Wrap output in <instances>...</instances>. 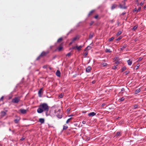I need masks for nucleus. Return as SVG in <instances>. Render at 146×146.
Here are the masks:
<instances>
[{
  "label": "nucleus",
  "mask_w": 146,
  "mask_h": 146,
  "mask_svg": "<svg viewBox=\"0 0 146 146\" xmlns=\"http://www.w3.org/2000/svg\"><path fill=\"white\" fill-rule=\"evenodd\" d=\"M94 23V22L93 21L91 22L90 23V26L92 25Z\"/></svg>",
  "instance_id": "obj_43"
},
{
  "label": "nucleus",
  "mask_w": 146,
  "mask_h": 146,
  "mask_svg": "<svg viewBox=\"0 0 146 146\" xmlns=\"http://www.w3.org/2000/svg\"><path fill=\"white\" fill-rule=\"evenodd\" d=\"M68 128V126H66L65 125H63V130H64Z\"/></svg>",
  "instance_id": "obj_21"
},
{
  "label": "nucleus",
  "mask_w": 146,
  "mask_h": 146,
  "mask_svg": "<svg viewBox=\"0 0 146 146\" xmlns=\"http://www.w3.org/2000/svg\"><path fill=\"white\" fill-rule=\"evenodd\" d=\"M39 121L41 123H44V120L43 118H40Z\"/></svg>",
  "instance_id": "obj_13"
},
{
  "label": "nucleus",
  "mask_w": 146,
  "mask_h": 146,
  "mask_svg": "<svg viewBox=\"0 0 146 146\" xmlns=\"http://www.w3.org/2000/svg\"><path fill=\"white\" fill-rule=\"evenodd\" d=\"M86 121H83L82 123L83 124H85L86 123Z\"/></svg>",
  "instance_id": "obj_47"
},
{
  "label": "nucleus",
  "mask_w": 146,
  "mask_h": 146,
  "mask_svg": "<svg viewBox=\"0 0 146 146\" xmlns=\"http://www.w3.org/2000/svg\"><path fill=\"white\" fill-rule=\"evenodd\" d=\"M62 38H60L57 40V42H61L62 41Z\"/></svg>",
  "instance_id": "obj_25"
},
{
  "label": "nucleus",
  "mask_w": 146,
  "mask_h": 146,
  "mask_svg": "<svg viewBox=\"0 0 146 146\" xmlns=\"http://www.w3.org/2000/svg\"><path fill=\"white\" fill-rule=\"evenodd\" d=\"M43 88H41L39 90L38 92V96L40 97H41L43 94V92L42 91Z\"/></svg>",
  "instance_id": "obj_3"
},
{
  "label": "nucleus",
  "mask_w": 146,
  "mask_h": 146,
  "mask_svg": "<svg viewBox=\"0 0 146 146\" xmlns=\"http://www.w3.org/2000/svg\"><path fill=\"white\" fill-rule=\"evenodd\" d=\"M88 52L87 51H86L85 52V53H84V56L85 57H86V56L88 54Z\"/></svg>",
  "instance_id": "obj_33"
},
{
  "label": "nucleus",
  "mask_w": 146,
  "mask_h": 146,
  "mask_svg": "<svg viewBox=\"0 0 146 146\" xmlns=\"http://www.w3.org/2000/svg\"><path fill=\"white\" fill-rule=\"evenodd\" d=\"M141 9V8L140 7H139L138 9V10H137V12H139L140 10Z\"/></svg>",
  "instance_id": "obj_42"
},
{
  "label": "nucleus",
  "mask_w": 146,
  "mask_h": 146,
  "mask_svg": "<svg viewBox=\"0 0 146 146\" xmlns=\"http://www.w3.org/2000/svg\"><path fill=\"white\" fill-rule=\"evenodd\" d=\"M123 6L122 5L120 4L119 6V7L121 9H126L127 8V7L125 6V1H123Z\"/></svg>",
  "instance_id": "obj_4"
},
{
  "label": "nucleus",
  "mask_w": 146,
  "mask_h": 146,
  "mask_svg": "<svg viewBox=\"0 0 146 146\" xmlns=\"http://www.w3.org/2000/svg\"><path fill=\"white\" fill-rule=\"evenodd\" d=\"M7 111V110H6L5 111H2L1 113V117H3L6 114V112Z\"/></svg>",
  "instance_id": "obj_6"
},
{
  "label": "nucleus",
  "mask_w": 146,
  "mask_h": 146,
  "mask_svg": "<svg viewBox=\"0 0 146 146\" xmlns=\"http://www.w3.org/2000/svg\"><path fill=\"white\" fill-rule=\"evenodd\" d=\"M49 52L48 51H47L46 52H44V51H43L41 54L40 55V56H41L42 57L44 56H46L47 54H48Z\"/></svg>",
  "instance_id": "obj_5"
},
{
  "label": "nucleus",
  "mask_w": 146,
  "mask_h": 146,
  "mask_svg": "<svg viewBox=\"0 0 146 146\" xmlns=\"http://www.w3.org/2000/svg\"><path fill=\"white\" fill-rule=\"evenodd\" d=\"M93 37V35L92 34H90L89 36V38L90 39H91Z\"/></svg>",
  "instance_id": "obj_30"
},
{
  "label": "nucleus",
  "mask_w": 146,
  "mask_h": 146,
  "mask_svg": "<svg viewBox=\"0 0 146 146\" xmlns=\"http://www.w3.org/2000/svg\"><path fill=\"white\" fill-rule=\"evenodd\" d=\"M64 96V94L62 93L58 96L59 98H62Z\"/></svg>",
  "instance_id": "obj_23"
},
{
  "label": "nucleus",
  "mask_w": 146,
  "mask_h": 146,
  "mask_svg": "<svg viewBox=\"0 0 146 146\" xmlns=\"http://www.w3.org/2000/svg\"><path fill=\"white\" fill-rule=\"evenodd\" d=\"M146 8V6H145L144 7V8Z\"/></svg>",
  "instance_id": "obj_55"
},
{
  "label": "nucleus",
  "mask_w": 146,
  "mask_h": 146,
  "mask_svg": "<svg viewBox=\"0 0 146 146\" xmlns=\"http://www.w3.org/2000/svg\"><path fill=\"white\" fill-rule=\"evenodd\" d=\"M105 51L106 52H111V51L110 50V49H106V50Z\"/></svg>",
  "instance_id": "obj_22"
},
{
  "label": "nucleus",
  "mask_w": 146,
  "mask_h": 146,
  "mask_svg": "<svg viewBox=\"0 0 146 146\" xmlns=\"http://www.w3.org/2000/svg\"><path fill=\"white\" fill-rule=\"evenodd\" d=\"M141 90L140 88L136 90L135 92V94H137L141 91Z\"/></svg>",
  "instance_id": "obj_14"
},
{
  "label": "nucleus",
  "mask_w": 146,
  "mask_h": 146,
  "mask_svg": "<svg viewBox=\"0 0 146 146\" xmlns=\"http://www.w3.org/2000/svg\"><path fill=\"white\" fill-rule=\"evenodd\" d=\"M145 90L146 91V88H145Z\"/></svg>",
  "instance_id": "obj_61"
},
{
  "label": "nucleus",
  "mask_w": 146,
  "mask_h": 146,
  "mask_svg": "<svg viewBox=\"0 0 146 146\" xmlns=\"http://www.w3.org/2000/svg\"><path fill=\"white\" fill-rule=\"evenodd\" d=\"M138 27V25H136L133 27V28L132 29V30L133 31H135V30L137 29Z\"/></svg>",
  "instance_id": "obj_18"
},
{
  "label": "nucleus",
  "mask_w": 146,
  "mask_h": 146,
  "mask_svg": "<svg viewBox=\"0 0 146 146\" xmlns=\"http://www.w3.org/2000/svg\"><path fill=\"white\" fill-rule=\"evenodd\" d=\"M125 90V89H124V88H122L121 89V91H124Z\"/></svg>",
  "instance_id": "obj_49"
},
{
  "label": "nucleus",
  "mask_w": 146,
  "mask_h": 146,
  "mask_svg": "<svg viewBox=\"0 0 146 146\" xmlns=\"http://www.w3.org/2000/svg\"><path fill=\"white\" fill-rule=\"evenodd\" d=\"M20 120V118H19L17 119H15L14 120V121L15 123H18L19 121Z\"/></svg>",
  "instance_id": "obj_16"
},
{
  "label": "nucleus",
  "mask_w": 146,
  "mask_h": 146,
  "mask_svg": "<svg viewBox=\"0 0 146 146\" xmlns=\"http://www.w3.org/2000/svg\"><path fill=\"white\" fill-rule=\"evenodd\" d=\"M20 101V99L17 97H15L13 98L12 100V102L15 103H17L19 102Z\"/></svg>",
  "instance_id": "obj_2"
},
{
  "label": "nucleus",
  "mask_w": 146,
  "mask_h": 146,
  "mask_svg": "<svg viewBox=\"0 0 146 146\" xmlns=\"http://www.w3.org/2000/svg\"><path fill=\"white\" fill-rule=\"evenodd\" d=\"M126 72V74H127L128 73H127V72Z\"/></svg>",
  "instance_id": "obj_60"
},
{
  "label": "nucleus",
  "mask_w": 146,
  "mask_h": 146,
  "mask_svg": "<svg viewBox=\"0 0 146 146\" xmlns=\"http://www.w3.org/2000/svg\"><path fill=\"white\" fill-rule=\"evenodd\" d=\"M70 111V109L68 108L67 109V111L68 112H69Z\"/></svg>",
  "instance_id": "obj_48"
},
{
  "label": "nucleus",
  "mask_w": 146,
  "mask_h": 146,
  "mask_svg": "<svg viewBox=\"0 0 146 146\" xmlns=\"http://www.w3.org/2000/svg\"><path fill=\"white\" fill-rule=\"evenodd\" d=\"M98 15H96L94 17V18L96 19L98 18Z\"/></svg>",
  "instance_id": "obj_46"
},
{
  "label": "nucleus",
  "mask_w": 146,
  "mask_h": 146,
  "mask_svg": "<svg viewBox=\"0 0 146 146\" xmlns=\"http://www.w3.org/2000/svg\"><path fill=\"white\" fill-rule=\"evenodd\" d=\"M137 10L136 9V8H135L134 9L133 11V12H135V11H137Z\"/></svg>",
  "instance_id": "obj_51"
},
{
  "label": "nucleus",
  "mask_w": 146,
  "mask_h": 146,
  "mask_svg": "<svg viewBox=\"0 0 146 146\" xmlns=\"http://www.w3.org/2000/svg\"><path fill=\"white\" fill-rule=\"evenodd\" d=\"M122 37L121 36H119L118 38L116 40V41L119 40L122 38Z\"/></svg>",
  "instance_id": "obj_26"
},
{
  "label": "nucleus",
  "mask_w": 146,
  "mask_h": 146,
  "mask_svg": "<svg viewBox=\"0 0 146 146\" xmlns=\"http://www.w3.org/2000/svg\"><path fill=\"white\" fill-rule=\"evenodd\" d=\"M92 83H94V82L93 81L92 82Z\"/></svg>",
  "instance_id": "obj_59"
},
{
  "label": "nucleus",
  "mask_w": 146,
  "mask_h": 146,
  "mask_svg": "<svg viewBox=\"0 0 146 146\" xmlns=\"http://www.w3.org/2000/svg\"><path fill=\"white\" fill-rule=\"evenodd\" d=\"M114 39V38L113 37H112L109 39L108 41H111Z\"/></svg>",
  "instance_id": "obj_27"
},
{
  "label": "nucleus",
  "mask_w": 146,
  "mask_h": 146,
  "mask_svg": "<svg viewBox=\"0 0 146 146\" xmlns=\"http://www.w3.org/2000/svg\"><path fill=\"white\" fill-rule=\"evenodd\" d=\"M96 114L95 113L93 112L89 113L88 114V115L89 117H92L95 115Z\"/></svg>",
  "instance_id": "obj_7"
},
{
  "label": "nucleus",
  "mask_w": 146,
  "mask_h": 146,
  "mask_svg": "<svg viewBox=\"0 0 146 146\" xmlns=\"http://www.w3.org/2000/svg\"><path fill=\"white\" fill-rule=\"evenodd\" d=\"M139 65L138 64H137V65H136V67H137V68L139 67Z\"/></svg>",
  "instance_id": "obj_53"
},
{
  "label": "nucleus",
  "mask_w": 146,
  "mask_h": 146,
  "mask_svg": "<svg viewBox=\"0 0 146 146\" xmlns=\"http://www.w3.org/2000/svg\"><path fill=\"white\" fill-rule=\"evenodd\" d=\"M73 115H69V116H68L69 117H70V116H72Z\"/></svg>",
  "instance_id": "obj_57"
},
{
  "label": "nucleus",
  "mask_w": 146,
  "mask_h": 146,
  "mask_svg": "<svg viewBox=\"0 0 146 146\" xmlns=\"http://www.w3.org/2000/svg\"><path fill=\"white\" fill-rule=\"evenodd\" d=\"M20 111L22 113L24 114L26 113L27 110L24 109H21Z\"/></svg>",
  "instance_id": "obj_10"
},
{
  "label": "nucleus",
  "mask_w": 146,
  "mask_h": 146,
  "mask_svg": "<svg viewBox=\"0 0 146 146\" xmlns=\"http://www.w3.org/2000/svg\"><path fill=\"white\" fill-rule=\"evenodd\" d=\"M91 47L90 46H88L86 48L88 50H90L91 48Z\"/></svg>",
  "instance_id": "obj_37"
},
{
  "label": "nucleus",
  "mask_w": 146,
  "mask_h": 146,
  "mask_svg": "<svg viewBox=\"0 0 146 146\" xmlns=\"http://www.w3.org/2000/svg\"><path fill=\"white\" fill-rule=\"evenodd\" d=\"M138 107V105H135L133 106L134 109H135L137 108Z\"/></svg>",
  "instance_id": "obj_28"
},
{
  "label": "nucleus",
  "mask_w": 146,
  "mask_h": 146,
  "mask_svg": "<svg viewBox=\"0 0 146 146\" xmlns=\"http://www.w3.org/2000/svg\"><path fill=\"white\" fill-rule=\"evenodd\" d=\"M70 55H71L70 53H69L66 54V56H70Z\"/></svg>",
  "instance_id": "obj_39"
},
{
  "label": "nucleus",
  "mask_w": 146,
  "mask_h": 146,
  "mask_svg": "<svg viewBox=\"0 0 146 146\" xmlns=\"http://www.w3.org/2000/svg\"><path fill=\"white\" fill-rule=\"evenodd\" d=\"M57 116L60 119L62 117V115H57Z\"/></svg>",
  "instance_id": "obj_31"
},
{
  "label": "nucleus",
  "mask_w": 146,
  "mask_h": 146,
  "mask_svg": "<svg viewBox=\"0 0 146 146\" xmlns=\"http://www.w3.org/2000/svg\"><path fill=\"white\" fill-rule=\"evenodd\" d=\"M56 75L58 77H60V72L59 70H58L56 72Z\"/></svg>",
  "instance_id": "obj_9"
},
{
  "label": "nucleus",
  "mask_w": 146,
  "mask_h": 146,
  "mask_svg": "<svg viewBox=\"0 0 146 146\" xmlns=\"http://www.w3.org/2000/svg\"><path fill=\"white\" fill-rule=\"evenodd\" d=\"M126 69V68L125 67H123L122 68V72L124 71Z\"/></svg>",
  "instance_id": "obj_34"
},
{
  "label": "nucleus",
  "mask_w": 146,
  "mask_h": 146,
  "mask_svg": "<svg viewBox=\"0 0 146 146\" xmlns=\"http://www.w3.org/2000/svg\"><path fill=\"white\" fill-rule=\"evenodd\" d=\"M117 6V5L116 4L113 5L111 7V9L112 10L113 9L115 8Z\"/></svg>",
  "instance_id": "obj_19"
},
{
  "label": "nucleus",
  "mask_w": 146,
  "mask_h": 146,
  "mask_svg": "<svg viewBox=\"0 0 146 146\" xmlns=\"http://www.w3.org/2000/svg\"><path fill=\"white\" fill-rule=\"evenodd\" d=\"M41 57H42V56H40V55H39V56H38V57L37 58H36V60H39V59H40V58H41Z\"/></svg>",
  "instance_id": "obj_41"
},
{
  "label": "nucleus",
  "mask_w": 146,
  "mask_h": 146,
  "mask_svg": "<svg viewBox=\"0 0 146 146\" xmlns=\"http://www.w3.org/2000/svg\"><path fill=\"white\" fill-rule=\"evenodd\" d=\"M72 48L73 49H75V48H76V46H74Z\"/></svg>",
  "instance_id": "obj_50"
},
{
  "label": "nucleus",
  "mask_w": 146,
  "mask_h": 146,
  "mask_svg": "<svg viewBox=\"0 0 146 146\" xmlns=\"http://www.w3.org/2000/svg\"><path fill=\"white\" fill-rule=\"evenodd\" d=\"M127 62L128 65H131L132 64V61L130 59L127 60Z\"/></svg>",
  "instance_id": "obj_17"
},
{
  "label": "nucleus",
  "mask_w": 146,
  "mask_h": 146,
  "mask_svg": "<svg viewBox=\"0 0 146 146\" xmlns=\"http://www.w3.org/2000/svg\"><path fill=\"white\" fill-rule=\"evenodd\" d=\"M3 96L0 99V101H3Z\"/></svg>",
  "instance_id": "obj_44"
},
{
  "label": "nucleus",
  "mask_w": 146,
  "mask_h": 146,
  "mask_svg": "<svg viewBox=\"0 0 146 146\" xmlns=\"http://www.w3.org/2000/svg\"><path fill=\"white\" fill-rule=\"evenodd\" d=\"M144 4V2H141L140 4V5L141 6H142V5H143V4Z\"/></svg>",
  "instance_id": "obj_45"
},
{
  "label": "nucleus",
  "mask_w": 146,
  "mask_h": 146,
  "mask_svg": "<svg viewBox=\"0 0 146 146\" xmlns=\"http://www.w3.org/2000/svg\"><path fill=\"white\" fill-rule=\"evenodd\" d=\"M143 58L142 57H140L139 58L138 61H140L141 60L143 59Z\"/></svg>",
  "instance_id": "obj_40"
},
{
  "label": "nucleus",
  "mask_w": 146,
  "mask_h": 146,
  "mask_svg": "<svg viewBox=\"0 0 146 146\" xmlns=\"http://www.w3.org/2000/svg\"><path fill=\"white\" fill-rule=\"evenodd\" d=\"M83 46L82 45H80L79 46H76V49L78 51H79L81 50V48Z\"/></svg>",
  "instance_id": "obj_11"
},
{
  "label": "nucleus",
  "mask_w": 146,
  "mask_h": 146,
  "mask_svg": "<svg viewBox=\"0 0 146 146\" xmlns=\"http://www.w3.org/2000/svg\"><path fill=\"white\" fill-rule=\"evenodd\" d=\"M78 38V37L77 36H76L75 37H74L72 40V42H71L70 44H71L74 41H75Z\"/></svg>",
  "instance_id": "obj_15"
},
{
  "label": "nucleus",
  "mask_w": 146,
  "mask_h": 146,
  "mask_svg": "<svg viewBox=\"0 0 146 146\" xmlns=\"http://www.w3.org/2000/svg\"><path fill=\"white\" fill-rule=\"evenodd\" d=\"M102 65L104 67H105L107 66V63H103V64Z\"/></svg>",
  "instance_id": "obj_38"
},
{
  "label": "nucleus",
  "mask_w": 146,
  "mask_h": 146,
  "mask_svg": "<svg viewBox=\"0 0 146 146\" xmlns=\"http://www.w3.org/2000/svg\"><path fill=\"white\" fill-rule=\"evenodd\" d=\"M94 12V10H92L91 11H90L89 13L88 14V16H90L92 14V13Z\"/></svg>",
  "instance_id": "obj_24"
},
{
  "label": "nucleus",
  "mask_w": 146,
  "mask_h": 146,
  "mask_svg": "<svg viewBox=\"0 0 146 146\" xmlns=\"http://www.w3.org/2000/svg\"><path fill=\"white\" fill-rule=\"evenodd\" d=\"M91 67L90 66H88L87 68H86V72H90V70L91 69Z\"/></svg>",
  "instance_id": "obj_8"
},
{
  "label": "nucleus",
  "mask_w": 146,
  "mask_h": 146,
  "mask_svg": "<svg viewBox=\"0 0 146 146\" xmlns=\"http://www.w3.org/2000/svg\"><path fill=\"white\" fill-rule=\"evenodd\" d=\"M121 32L120 31H119L117 33V35L119 36L121 34Z\"/></svg>",
  "instance_id": "obj_29"
},
{
  "label": "nucleus",
  "mask_w": 146,
  "mask_h": 146,
  "mask_svg": "<svg viewBox=\"0 0 146 146\" xmlns=\"http://www.w3.org/2000/svg\"><path fill=\"white\" fill-rule=\"evenodd\" d=\"M49 106L48 104L46 103L41 104L39 108L37 110V112L38 113H41L44 111L47 112L49 110Z\"/></svg>",
  "instance_id": "obj_1"
},
{
  "label": "nucleus",
  "mask_w": 146,
  "mask_h": 146,
  "mask_svg": "<svg viewBox=\"0 0 146 146\" xmlns=\"http://www.w3.org/2000/svg\"><path fill=\"white\" fill-rule=\"evenodd\" d=\"M137 2H138V0H137Z\"/></svg>",
  "instance_id": "obj_62"
},
{
  "label": "nucleus",
  "mask_w": 146,
  "mask_h": 146,
  "mask_svg": "<svg viewBox=\"0 0 146 146\" xmlns=\"http://www.w3.org/2000/svg\"><path fill=\"white\" fill-rule=\"evenodd\" d=\"M58 111H61V110H60H60H58Z\"/></svg>",
  "instance_id": "obj_56"
},
{
  "label": "nucleus",
  "mask_w": 146,
  "mask_h": 146,
  "mask_svg": "<svg viewBox=\"0 0 146 146\" xmlns=\"http://www.w3.org/2000/svg\"><path fill=\"white\" fill-rule=\"evenodd\" d=\"M124 100V98L123 97L122 98L120 99V101H123Z\"/></svg>",
  "instance_id": "obj_36"
},
{
  "label": "nucleus",
  "mask_w": 146,
  "mask_h": 146,
  "mask_svg": "<svg viewBox=\"0 0 146 146\" xmlns=\"http://www.w3.org/2000/svg\"><path fill=\"white\" fill-rule=\"evenodd\" d=\"M62 49V47H59L58 48V49L59 51H60Z\"/></svg>",
  "instance_id": "obj_35"
},
{
  "label": "nucleus",
  "mask_w": 146,
  "mask_h": 146,
  "mask_svg": "<svg viewBox=\"0 0 146 146\" xmlns=\"http://www.w3.org/2000/svg\"><path fill=\"white\" fill-rule=\"evenodd\" d=\"M52 46H50V48H52Z\"/></svg>",
  "instance_id": "obj_58"
},
{
  "label": "nucleus",
  "mask_w": 146,
  "mask_h": 146,
  "mask_svg": "<svg viewBox=\"0 0 146 146\" xmlns=\"http://www.w3.org/2000/svg\"><path fill=\"white\" fill-rule=\"evenodd\" d=\"M71 119H72V118H70L67 119L66 122V123H68L69 122L70 120Z\"/></svg>",
  "instance_id": "obj_32"
},
{
  "label": "nucleus",
  "mask_w": 146,
  "mask_h": 146,
  "mask_svg": "<svg viewBox=\"0 0 146 146\" xmlns=\"http://www.w3.org/2000/svg\"><path fill=\"white\" fill-rule=\"evenodd\" d=\"M126 47V45H123V46H122L121 48L119 49V50L120 51H122Z\"/></svg>",
  "instance_id": "obj_12"
},
{
  "label": "nucleus",
  "mask_w": 146,
  "mask_h": 146,
  "mask_svg": "<svg viewBox=\"0 0 146 146\" xmlns=\"http://www.w3.org/2000/svg\"><path fill=\"white\" fill-rule=\"evenodd\" d=\"M125 14V13H122V14L123 15H124Z\"/></svg>",
  "instance_id": "obj_54"
},
{
  "label": "nucleus",
  "mask_w": 146,
  "mask_h": 146,
  "mask_svg": "<svg viewBox=\"0 0 146 146\" xmlns=\"http://www.w3.org/2000/svg\"><path fill=\"white\" fill-rule=\"evenodd\" d=\"M24 139H25V138H23V137H22V138L21 139V140H22V141H23V140H24Z\"/></svg>",
  "instance_id": "obj_52"
},
{
  "label": "nucleus",
  "mask_w": 146,
  "mask_h": 146,
  "mask_svg": "<svg viewBox=\"0 0 146 146\" xmlns=\"http://www.w3.org/2000/svg\"><path fill=\"white\" fill-rule=\"evenodd\" d=\"M121 132H117L116 134V136H121Z\"/></svg>",
  "instance_id": "obj_20"
}]
</instances>
